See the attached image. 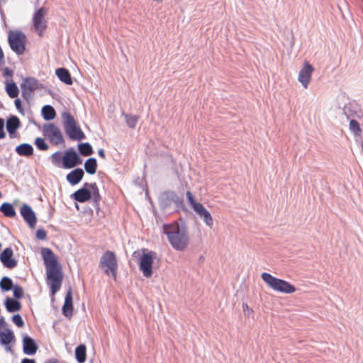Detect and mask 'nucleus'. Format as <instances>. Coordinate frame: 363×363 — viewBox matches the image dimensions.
<instances>
[{
	"label": "nucleus",
	"mask_w": 363,
	"mask_h": 363,
	"mask_svg": "<svg viewBox=\"0 0 363 363\" xmlns=\"http://www.w3.org/2000/svg\"><path fill=\"white\" fill-rule=\"evenodd\" d=\"M15 151L19 156L30 157L33 155V147L29 143H22L16 146Z\"/></svg>",
	"instance_id": "25"
},
{
	"label": "nucleus",
	"mask_w": 363,
	"mask_h": 363,
	"mask_svg": "<svg viewBox=\"0 0 363 363\" xmlns=\"http://www.w3.org/2000/svg\"><path fill=\"white\" fill-rule=\"evenodd\" d=\"M48 13V9L40 7L38 9L33 16V24L35 30L38 32L39 36H42L43 32L47 28V21L45 16Z\"/></svg>",
	"instance_id": "11"
},
{
	"label": "nucleus",
	"mask_w": 363,
	"mask_h": 363,
	"mask_svg": "<svg viewBox=\"0 0 363 363\" xmlns=\"http://www.w3.org/2000/svg\"><path fill=\"white\" fill-rule=\"evenodd\" d=\"M194 211L200 217V218L203 220L206 225L208 227H212L213 223V218L210 212L204 207L202 203H200L199 206H196Z\"/></svg>",
	"instance_id": "17"
},
{
	"label": "nucleus",
	"mask_w": 363,
	"mask_h": 363,
	"mask_svg": "<svg viewBox=\"0 0 363 363\" xmlns=\"http://www.w3.org/2000/svg\"><path fill=\"white\" fill-rule=\"evenodd\" d=\"M23 351L28 355H33L36 353L38 346L35 340L29 335H23Z\"/></svg>",
	"instance_id": "16"
},
{
	"label": "nucleus",
	"mask_w": 363,
	"mask_h": 363,
	"mask_svg": "<svg viewBox=\"0 0 363 363\" xmlns=\"http://www.w3.org/2000/svg\"><path fill=\"white\" fill-rule=\"evenodd\" d=\"M26 35L21 30H10L8 43L11 49L18 55H23L26 50Z\"/></svg>",
	"instance_id": "7"
},
{
	"label": "nucleus",
	"mask_w": 363,
	"mask_h": 363,
	"mask_svg": "<svg viewBox=\"0 0 363 363\" xmlns=\"http://www.w3.org/2000/svg\"><path fill=\"white\" fill-rule=\"evenodd\" d=\"M5 346H6V351H8V352H11L12 351L11 347L9 345H5Z\"/></svg>",
	"instance_id": "51"
},
{
	"label": "nucleus",
	"mask_w": 363,
	"mask_h": 363,
	"mask_svg": "<svg viewBox=\"0 0 363 363\" xmlns=\"http://www.w3.org/2000/svg\"><path fill=\"white\" fill-rule=\"evenodd\" d=\"M82 163V160L72 147L67 150L62 157V167L64 169H72Z\"/></svg>",
	"instance_id": "12"
},
{
	"label": "nucleus",
	"mask_w": 363,
	"mask_h": 363,
	"mask_svg": "<svg viewBox=\"0 0 363 363\" xmlns=\"http://www.w3.org/2000/svg\"><path fill=\"white\" fill-rule=\"evenodd\" d=\"M6 311L9 313L16 312L21 310V303L15 298L6 297L4 301Z\"/></svg>",
	"instance_id": "24"
},
{
	"label": "nucleus",
	"mask_w": 363,
	"mask_h": 363,
	"mask_svg": "<svg viewBox=\"0 0 363 363\" xmlns=\"http://www.w3.org/2000/svg\"><path fill=\"white\" fill-rule=\"evenodd\" d=\"M51 161L53 164H55L57 167H62V157H61V152L57 151L53 153L51 155Z\"/></svg>",
	"instance_id": "37"
},
{
	"label": "nucleus",
	"mask_w": 363,
	"mask_h": 363,
	"mask_svg": "<svg viewBox=\"0 0 363 363\" xmlns=\"http://www.w3.org/2000/svg\"><path fill=\"white\" fill-rule=\"evenodd\" d=\"M41 255L46 268L47 279L49 281L50 292L52 296H54L60 289L62 283V267L50 248L43 247Z\"/></svg>",
	"instance_id": "1"
},
{
	"label": "nucleus",
	"mask_w": 363,
	"mask_h": 363,
	"mask_svg": "<svg viewBox=\"0 0 363 363\" xmlns=\"http://www.w3.org/2000/svg\"><path fill=\"white\" fill-rule=\"evenodd\" d=\"M21 363H35V361L33 359L24 358L22 359Z\"/></svg>",
	"instance_id": "47"
},
{
	"label": "nucleus",
	"mask_w": 363,
	"mask_h": 363,
	"mask_svg": "<svg viewBox=\"0 0 363 363\" xmlns=\"http://www.w3.org/2000/svg\"><path fill=\"white\" fill-rule=\"evenodd\" d=\"M98 155L102 159H105L106 158V154H105V152H104V149H99L98 150Z\"/></svg>",
	"instance_id": "46"
},
{
	"label": "nucleus",
	"mask_w": 363,
	"mask_h": 363,
	"mask_svg": "<svg viewBox=\"0 0 363 363\" xmlns=\"http://www.w3.org/2000/svg\"><path fill=\"white\" fill-rule=\"evenodd\" d=\"M75 206H76V208H77V209H79V206H78V204H77V203H76V204H75Z\"/></svg>",
	"instance_id": "52"
},
{
	"label": "nucleus",
	"mask_w": 363,
	"mask_h": 363,
	"mask_svg": "<svg viewBox=\"0 0 363 363\" xmlns=\"http://www.w3.org/2000/svg\"><path fill=\"white\" fill-rule=\"evenodd\" d=\"M15 285L9 277H3L0 281V288L2 291H9L13 289Z\"/></svg>",
	"instance_id": "33"
},
{
	"label": "nucleus",
	"mask_w": 363,
	"mask_h": 363,
	"mask_svg": "<svg viewBox=\"0 0 363 363\" xmlns=\"http://www.w3.org/2000/svg\"><path fill=\"white\" fill-rule=\"evenodd\" d=\"M43 118L45 121L53 120L56 116L55 108L50 105H45L41 110Z\"/></svg>",
	"instance_id": "27"
},
{
	"label": "nucleus",
	"mask_w": 363,
	"mask_h": 363,
	"mask_svg": "<svg viewBox=\"0 0 363 363\" xmlns=\"http://www.w3.org/2000/svg\"><path fill=\"white\" fill-rule=\"evenodd\" d=\"M186 195L188 201L193 209L195 208L196 206H199L201 203L196 202L194 200V196H192V194L190 191H187L186 193Z\"/></svg>",
	"instance_id": "40"
},
{
	"label": "nucleus",
	"mask_w": 363,
	"mask_h": 363,
	"mask_svg": "<svg viewBox=\"0 0 363 363\" xmlns=\"http://www.w3.org/2000/svg\"><path fill=\"white\" fill-rule=\"evenodd\" d=\"M72 199L79 203H85L92 199L93 206L98 213L100 206L99 203L101 196L96 183L85 182L82 188L74 191L71 195Z\"/></svg>",
	"instance_id": "3"
},
{
	"label": "nucleus",
	"mask_w": 363,
	"mask_h": 363,
	"mask_svg": "<svg viewBox=\"0 0 363 363\" xmlns=\"http://www.w3.org/2000/svg\"><path fill=\"white\" fill-rule=\"evenodd\" d=\"M23 86L30 91H34L36 89L42 88V84L34 77H26L23 83L21 84V87Z\"/></svg>",
	"instance_id": "23"
},
{
	"label": "nucleus",
	"mask_w": 363,
	"mask_h": 363,
	"mask_svg": "<svg viewBox=\"0 0 363 363\" xmlns=\"http://www.w3.org/2000/svg\"><path fill=\"white\" fill-rule=\"evenodd\" d=\"M36 2H35V5H37L38 4V0H35Z\"/></svg>",
	"instance_id": "53"
},
{
	"label": "nucleus",
	"mask_w": 363,
	"mask_h": 363,
	"mask_svg": "<svg viewBox=\"0 0 363 363\" xmlns=\"http://www.w3.org/2000/svg\"><path fill=\"white\" fill-rule=\"evenodd\" d=\"M11 290H13V295L15 299L18 300L23 297V291L22 287L20 286L19 285H15L13 286V289H12Z\"/></svg>",
	"instance_id": "38"
},
{
	"label": "nucleus",
	"mask_w": 363,
	"mask_h": 363,
	"mask_svg": "<svg viewBox=\"0 0 363 363\" xmlns=\"http://www.w3.org/2000/svg\"><path fill=\"white\" fill-rule=\"evenodd\" d=\"M343 112L347 118L350 120L355 119L356 118L360 119L362 116V112L358 109L357 106L352 104L345 106L343 108Z\"/></svg>",
	"instance_id": "21"
},
{
	"label": "nucleus",
	"mask_w": 363,
	"mask_h": 363,
	"mask_svg": "<svg viewBox=\"0 0 363 363\" xmlns=\"http://www.w3.org/2000/svg\"><path fill=\"white\" fill-rule=\"evenodd\" d=\"M55 74L58 79L67 85H72L73 81L69 70L64 67L57 68L55 70Z\"/></svg>",
	"instance_id": "22"
},
{
	"label": "nucleus",
	"mask_w": 363,
	"mask_h": 363,
	"mask_svg": "<svg viewBox=\"0 0 363 363\" xmlns=\"http://www.w3.org/2000/svg\"><path fill=\"white\" fill-rule=\"evenodd\" d=\"M45 363H58V361L57 359H50Z\"/></svg>",
	"instance_id": "49"
},
{
	"label": "nucleus",
	"mask_w": 363,
	"mask_h": 363,
	"mask_svg": "<svg viewBox=\"0 0 363 363\" xmlns=\"http://www.w3.org/2000/svg\"><path fill=\"white\" fill-rule=\"evenodd\" d=\"M21 126V121L16 116H11L7 118L6 128L9 134L10 138L15 137L16 130Z\"/></svg>",
	"instance_id": "19"
},
{
	"label": "nucleus",
	"mask_w": 363,
	"mask_h": 363,
	"mask_svg": "<svg viewBox=\"0 0 363 363\" xmlns=\"http://www.w3.org/2000/svg\"><path fill=\"white\" fill-rule=\"evenodd\" d=\"M20 213L23 220L28 223L30 228H33L36 225L37 218L32 208L26 203L21 207Z\"/></svg>",
	"instance_id": "15"
},
{
	"label": "nucleus",
	"mask_w": 363,
	"mask_h": 363,
	"mask_svg": "<svg viewBox=\"0 0 363 363\" xmlns=\"http://www.w3.org/2000/svg\"><path fill=\"white\" fill-rule=\"evenodd\" d=\"M84 169L89 174H94L97 169V161L94 157L87 159L84 162Z\"/></svg>",
	"instance_id": "30"
},
{
	"label": "nucleus",
	"mask_w": 363,
	"mask_h": 363,
	"mask_svg": "<svg viewBox=\"0 0 363 363\" xmlns=\"http://www.w3.org/2000/svg\"><path fill=\"white\" fill-rule=\"evenodd\" d=\"M350 130L354 134V136H360L362 133V129L360 128L359 123L355 119L350 120L349 125Z\"/></svg>",
	"instance_id": "35"
},
{
	"label": "nucleus",
	"mask_w": 363,
	"mask_h": 363,
	"mask_svg": "<svg viewBox=\"0 0 363 363\" xmlns=\"http://www.w3.org/2000/svg\"><path fill=\"white\" fill-rule=\"evenodd\" d=\"M13 252L11 247L5 248L0 254V261L8 269H13L17 266L18 262L13 257Z\"/></svg>",
	"instance_id": "14"
},
{
	"label": "nucleus",
	"mask_w": 363,
	"mask_h": 363,
	"mask_svg": "<svg viewBox=\"0 0 363 363\" xmlns=\"http://www.w3.org/2000/svg\"><path fill=\"white\" fill-rule=\"evenodd\" d=\"M242 307L244 311L250 309L249 306L247 304H243Z\"/></svg>",
	"instance_id": "50"
},
{
	"label": "nucleus",
	"mask_w": 363,
	"mask_h": 363,
	"mask_svg": "<svg viewBox=\"0 0 363 363\" xmlns=\"http://www.w3.org/2000/svg\"><path fill=\"white\" fill-rule=\"evenodd\" d=\"M155 255L154 252L143 249V254L140 258L139 269L146 278H150L152 275V264Z\"/></svg>",
	"instance_id": "10"
},
{
	"label": "nucleus",
	"mask_w": 363,
	"mask_h": 363,
	"mask_svg": "<svg viewBox=\"0 0 363 363\" xmlns=\"http://www.w3.org/2000/svg\"><path fill=\"white\" fill-rule=\"evenodd\" d=\"M261 277L274 291L284 294H292L296 291V288L289 282L278 279L267 272H263Z\"/></svg>",
	"instance_id": "5"
},
{
	"label": "nucleus",
	"mask_w": 363,
	"mask_h": 363,
	"mask_svg": "<svg viewBox=\"0 0 363 363\" xmlns=\"http://www.w3.org/2000/svg\"><path fill=\"white\" fill-rule=\"evenodd\" d=\"M6 137V133L4 131V120L0 118V139H3Z\"/></svg>",
	"instance_id": "43"
},
{
	"label": "nucleus",
	"mask_w": 363,
	"mask_h": 363,
	"mask_svg": "<svg viewBox=\"0 0 363 363\" xmlns=\"http://www.w3.org/2000/svg\"><path fill=\"white\" fill-rule=\"evenodd\" d=\"M14 104H15L16 108L18 111V112L23 113V108L22 107V103H21V99H16L14 101Z\"/></svg>",
	"instance_id": "44"
},
{
	"label": "nucleus",
	"mask_w": 363,
	"mask_h": 363,
	"mask_svg": "<svg viewBox=\"0 0 363 363\" xmlns=\"http://www.w3.org/2000/svg\"><path fill=\"white\" fill-rule=\"evenodd\" d=\"M12 321L18 327L21 328L24 325V322L22 317L19 314H15L12 316Z\"/></svg>",
	"instance_id": "39"
},
{
	"label": "nucleus",
	"mask_w": 363,
	"mask_h": 363,
	"mask_svg": "<svg viewBox=\"0 0 363 363\" xmlns=\"http://www.w3.org/2000/svg\"><path fill=\"white\" fill-rule=\"evenodd\" d=\"M13 74L12 70H11L9 67H5L4 70V75L6 77H11Z\"/></svg>",
	"instance_id": "45"
},
{
	"label": "nucleus",
	"mask_w": 363,
	"mask_h": 363,
	"mask_svg": "<svg viewBox=\"0 0 363 363\" xmlns=\"http://www.w3.org/2000/svg\"><path fill=\"white\" fill-rule=\"evenodd\" d=\"M99 266L104 270L106 276H111L114 279L117 277L118 261L116 254L111 251H105L101 257Z\"/></svg>",
	"instance_id": "6"
},
{
	"label": "nucleus",
	"mask_w": 363,
	"mask_h": 363,
	"mask_svg": "<svg viewBox=\"0 0 363 363\" xmlns=\"http://www.w3.org/2000/svg\"><path fill=\"white\" fill-rule=\"evenodd\" d=\"M313 70V67L308 62H305L299 72L298 80L305 89L308 88Z\"/></svg>",
	"instance_id": "13"
},
{
	"label": "nucleus",
	"mask_w": 363,
	"mask_h": 363,
	"mask_svg": "<svg viewBox=\"0 0 363 363\" xmlns=\"http://www.w3.org/2000/svg\"><path fill=\"white\" fill-rule=\"evenodd\" d=\"M78 150L82 156H90L94 153L93 148L89 143H83L78 145Z\"/></svg>",
	"instance_id": "32"
},
{
	"label": "nucleus",
	"mask_w": 363,
	"mask_h": 363,
	"mask_svg": "<svg viewBox=\"0 0 363 363\" xmlns=\"http://www.w3.org/2000/svg\"><path fill=\"white\" fill-rule=\"evenodd\" d=\"M84 175V172L82 168H76L67 174L66 179L71 185L74 186L81 182Z\"/></svg>",
	"instance_id": "20"
},
{
	"label": "nucleus",
	"mask_w": 363,
	"mask_h": 363,
	"mask_svg": "<svg viewBox=\"0 0 363 363\" xmlns=\"http://www.w3.org/2000/svg\"><path fill=\"white\" fill-rule=\"evenodd\" d=\"M43 133V135L54 145H58L65 143L60 129L55 123L45 124Z\"/></svg>",
	"instance_id": "9"
},
{
	"label": "nucleus",
	"mask_w": 363,
	"mask_h": 363,
	"mask_svg": "<svg viewBox=\"0 0 363 363\" xmlns=\"http://www.w3.org/2000/svg\"><path fill=\"white\" fill-rule=\"evenodd\" d=\"M123 116H124V118H125L127 125L130 128H132V129L135 128L138 122L139 116H138L136 115L128 114V113H123Z\"/></svg>",
	"instance_id": "34"
},
{
	"label": "nucleus",
	"mask_w": 363,
	"mask_h": 363,
	"mask_svg": "<svg viewBox=\"0 0 363 363\" xmlns=\"http://www.w3.org/2000/svg\"><path fill=\"white\" fill-rule=\"evenodd\" d=\"M35 235L38 239L43 240L47 237V233L44 229H38Z\"/></svg>",
	"instance_id": "42"
},
{
	"label": "nucleus",
	"mask_w": 363,
	"mask_h": 363,
	"mask_svg": "<svg viewBox=\"0 0 363 363\" xmlns=\"http://www.w3.org/2000/svg\"><path fill=\"white\" fill-rule=\"evenodd\" d=\"M0 212H1L4 216L8 218H13L16 216L14 207L11 203L8 202H4L1 205Z\"/></svg>",
	"instance_id": "26"
},
{
	"label": "nucleus",
	"mask_w": 363,
	"mask_h": 363,
	"mask_svg": "<svg viewBox=\"0 0 363 363\" xmlns=\"http://www.w3.org/2000/svg\"><path fill=\"white\" fill-rule=\"evenodd\" d=\"M172 205L178 209L184 206L183 199L173 191H166L160 194L159 196V206L160 208L165 211Z\"/></svg>",
	"instance_id": "8"
},
{
	"label": "nucleus",
	"mask_w": 363,
	"mask_h": 363,
	"mask_svg": "<svg viewBox=\"0 0 363 363\" xmlns=\"http://www.w3.org/2000/svg\"><path fill=\"white\" fill-rule=\"evenodd\" d=\"M6 332H0V342L3 345H9L15 339L13 331L10 329H6Z\"/></svg>",
	"instance_id": "28"
},
{
	"label": "nucleus",
	"mask_w": 363,
	"mask_h": 363,
	"mask_svg": "<svg viewBox=\"0 0 363 363\" xmlns=\"http://www.w3.org/2000/svg\"><path fill=\"white\" fill-rule=\"evenodd\" d=\"M61 116L64 130L70 140L80 141L85 138L84 132L69 112L63 111Z\"/></svg>",
	"instance_id": "4"
},
{
	"label": "nucleus",
	"mask_w": 363,
	"mask_h": 363,
	"mask_svg": "<svg viewBox=\"0 0 363 363\" xmlns=\"http://www.w3.org/2000/svg\"><path fill=\"white\" fill-rule=\"evenodd\" d=\"M62 314L67 317L70 318L73 313V303H72V288L69 287L67 291L65 298L64 305L62 308Z\"/></svg>",
	"instance_id": "18"
},
{
	"label": "nucleus",
	"mask_w": 363,
	"mask_h": 363,
	"mask_svg": "<svg viewBox=\"0 0 363 363\" xmlns=\"http://www.w3.org/2000/svg\"><path fill=\"white\" fill-rule=\"evenodd\" d=\"M34 144L35 145L36 147L40 150L45 151L49 148V146L46 143L45 139L42 138H37L35 140Z\"/></svg>",
	"instance_id": "36"
},
{
	"label": "nucleus",
	"mask_w": 363,
	"mask_h": 363,
	"mask_svg": "<svg viewBox=\"0 0 363 363\" xmlns=\"http://www.w3.org/2000/svg\"><path fill=\"white\" fill-rule=\"evenodd\" d=\"M21 96L22 97L26 100L27 101H28L30 98H31V94L33 91H30L28 90H27L26 88H24L23 86V87H21Z\"/></svg>",
	"instance_id": "41"
},
{
	"label": "nucleus",
	"mask_w": 363,
	"mask_h": 363,
	"mask_svg": "<svg viewBox=\"0 0 363 363\" xmlns=\"http://www.w3.org/2000/svg\"><path fill=\"white\" fill-rule=\"evenodd\" d=\"M75 357L79 363H84L86 357V347L84 344H80L75 348Z\"/></svg>",
	"instance_id": "29"
},
{
	"label": "nucleus",
	"mask_w": 363,
	"mask_h": 363,
	"mask_svg": "<svg viewBox=\"0 0 363 363\" xmlns=\"http://www.w3.org/2000/svg\"><path fill=\"white\" fill-rule=\"evenodd\" d=\"M163 232L172 247L177 251H183L189 244L187 227L184 221H174L164 224Z\"/></svg>",
	"instance_id": "2"
},
{
	"label": "nucleus",
	"mask_w": 363,
	"mask_h": 363,
	"mask_svg": "<svg viewBox=\"0 0 363 363\" xmlns=\"http://www.w3.org/2000/svg\"><path fill=\"white\" fill-rule=\"evenodd\" d=\"M6 91L11 99L16 98L19 94L18 88L14 82H7L6 84Z\"/></svg>",
	"instance_id": "31"
},
{
	"label": "nucleus",
	"mask_w": 363,
	"mask_h": 363,
	"mask_svg": "<svg viewBox=\"0 0 363 363\" xmlns=\"http://www.w3.org/2000/svg\"><path fill=\"white\" fill-rule=\"evenodd\" d=\"M6 324V322L4 320V318L3 317H1L0 318V329L3 327H4Z\"/></svg>",
	"instance_id": "48"
}]
</instances>
